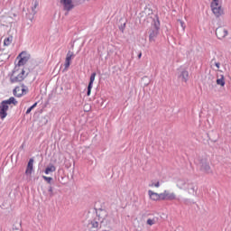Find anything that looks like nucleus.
Wrapping results in <instances>:
<instances>
[{
    "instance_id": "f257e3e1",
    "label": "nucleus",
    "mask_w": 231,
    "mask_h": 231,
    "mask_svg": "<svg viewBox=\"0 0 231 231\" xmlns=\"http://www.w3.org/2000/svg\"><path fill=\"white\" fill-rule=\"evenodd\" d=\"M160 34V17L158 14H155V17L152 19V26L149 30V42H156V38Z\"/></svg>"
},
{
    "instance_id": "f03ea898",
    "label": "nucleus",
    "mask_w": 231,
    "mask_h": 231,
    "mask_svg": "<svg viewBox=\"0 0 231 231\" xmlns=\"http://www.w3.org/2000/svg\"><path fill=\"white\" fill-rule=\"evenodd\" d=\"M18 71H19V68L17 66H15L14 70L12 71V74L10 75L11 84H15L17 82H23V80H24V79L28 77V72L26 73V71H24V69H23L20 73H18ZM24 73H26V75H24Z\"/></svg>"
},
{
    "instance_id": "7ed1b4c3",
    "label": "nucleus",
    "mask_w": 231,
    "mask_h": 231,
    "mask_svg": "<svg viewBox=\"0 0 231 231\" xmlns=\"http://www.w3.org/2000/svg\"><path fill=\"white\" fill-rule=\"evenodd\" d=\"M210 6L215 17L219 18L225 14V10L221 6V5H219V0H213Z\"/></svg>"
},
{
    "instance_id": "20e7f679",
    "label": "nucleus",
    "mask_w": 231,
    "mask_h": 231,
    "mask_svg": "<svg viewBox=\"0 0 231 231\" xmlns=\"http://www.w3.org/2000/svg\"><path fill=\"white\" fill-rule=\"evenodd\" d=\"M199 167L200 168V171L202 172H205L206 174H210L212 172V170L210 169V164L208 163V161L205 158L199 157Z\"/></svg>"
},
{
    "instance_id": "39448f33",
    "label": "nucleus",
    "mask_w": 231,
    "mask_h": 231,
    "mask_svg": "<svg viewBox=\"0 0 231 231\" xmlns=\"http://www.w3.org/2000/svg\"><path fill=\"white\" fill-rule=\"evenodd\" d=\"M30 57L31 55L28 54L26 51H22L17 57V59H20L18 64L16 65L17 68H20V66H24V64L30 60Z\"/></svg>"
},
{
    "instance_id": "423d86ee",
    "label": "nucleus",
    "mask_w": 231,
    "mask_h": 231,
    "mask_svg": "<svg viewBox=\"0 0 231 231\" xmlns=\"http://www.w3.org/2000/svg\"><path fill=\"white\" fill-rule=\"evenodd\" d=\"M88 228L91 231H98L100 228H102V224H100V221H98L96 217L92 220H89L88 224Z\"/></svg>"
},
{
    "instance_id": "0eeeda50",
    "label": "nucleus",
    "mask_w": 231,
    "mask_h": 231,
    "mask_svg": "<svg viewBox=\"0 0 231 231\" xmlns=\"http://www.w3.org/2000/svg\"><path fill=\"white\" fill-rule=\"evenodd\" d=\"M96 219H97L100 222V225L106 221V217H107V211L105 209L99 208L96 211Z\"/></svg>"
},
{
    "instance_id": "6e6552de",
    "label": "nucleus",
    "mask_w": 231,
    "mask_h": 231,
    "mask_svg": "<svg viewBox=\"0 0 231 231\" xmlns=\"http://www.w3.org/2000/svg\"><path fill=\"white\" fill-rule=\"evenodd\" d=\"M216 35L217 37V39H225V37H226V35H228V30H226L224 27H218L216 30Z\"/></svg>"
},
{
    "instance_id": "1a4fd4ad",
    "label": "nucleus",
    "mask_w": 231,
    "mask_h": 231,
    "mask_svg": "<svg viewBox=\"0 0 231 231\" xmlns=\"http://www.w3.org/2000/svg\"><path fill=\"white\" fill-rule=\"evenodd\" d=\"M60 2L61 5H63V8L67 12L73 10V0H60Z\"/></svg>"
},
{
    "instance_id": "9d476101",
    "label": "nucleus",
    "mask_w": 231,
    "mask_h": 231,
    "mask_svg": "<svg viewBox=\"0 0 231 231\" xmlns=\"http://www.w3.org/2000/svg\"><path fill=\"white\" fill-rule=\"evenodd\" d=\"M95 77H97V72H93L90 76V80L88 86L87 97L91 95V89H93V82H95Z\"/></svg>"
},
{
    "instance_id": "9b49d317",
    "label": "nucleus",
    "mask_w": 231,
    "mask_h": 231,
    "mask_svg": "<svg viewBox=\"0 0 231 231\" xmlns=\"http://www.w3.org/2000/svg\"><path fill=\"white\" fill-rule=\"evenodd\" d=\"M73 57H75V54L73 53V51H69L66 56V60H65V68L68 69L69 68V66H71V59H73Z\"/></svg>"
},
{
    "instance_id": "f8f14e48",
    "label": "nucleus",
    "mask_w": 231,
    "mask_h": 231,
    "mask_svg": "<svg viewBox=\"0 0 231 231\" xmlns=\"http://www.w3.org/2000/svg\"><path fill=\"white\" fill-rule=\"evenodd\" d=\"M1 104H3L5 106L7 107V109H9V106H11V104H13L14 106H17L18 102L15 100V97H11L9 99L2 101Z\"/></svg>"
},
{
    "instance_id": "ddd939ff",
    "label": "nucleus",
    "mask_w": 231,
    "mask_h": 231,
    "mask_svg": "<svg viewBox=\"0 0 231 231\" xmlns=\"http://www.w3.org/2000/svg\"><path fill=\"white\" fill-rule=\"evenodd\" d=\"M6 111H8V108L5 106L3 103H0V118L2 120H5V117L8 116V113Z\"/></svg>"
},
{
    "instance_id": "4468645a",
    "label": "nucleus",
    "mask_w": 231,
    "mask_h": 231,
    "mask_svg": "<svg viewBox=\"0 0 231 231\" xmlns=\"http://www.w3.org/2000/svg\"><path fill=\"white\" fill-rule=\"evenodd\" d=\"M33 171V158H31L27 163L25 174L26 176H29V174H32Z\"/></svg>"
},
{
    "instance_id": "2eb2a0df",
    "label": "nucleus",
    "mask_w": 231,
    "mask_h": 231,
    "mask_svg": "<svg viewBox=\"0 0 231 231\" xmlns=\"http://www.w3.org/2000/svg\"><path fill=\"white\" fill-rule=\"evenodd\" d=\"M148 196H150V199H152V201H160V194L151 189L148 190Z\"/></svg>"
},
{
    "instance_id": "dca6fc26",
    "label": "nucleus",
    "mask_w": 231,
    "mask_h": 231,
    "mask_svg": "<svg viewBox=\"0 0 231 231\" xmlns=\"http://www.w3.org/2000/svg\"><path fill=\"white\" fill-rule=\"evenodd\" d=\"M179 79H181L182 82H188L189 80V71L182 70L179 75Z\"/></svg>"
},
{
    "instance_id": "f3484780",
    "label": "nucleus",
    "mask_w": 231,
    "mask_h": 231,
    "mask_svg": "<svg viewBox=\"0 0 231 231\" xmlns=\"http://www.w3.org/2000/svg\"><path fill=\"white\" fill-rule=\"evenodd\" d=\"M56 171H57V168L55 167V165H53V164H49V165L46 167L44 172H45V174H50V172H55Z\"/></svg>"
},
{
    "instance_id": "a211bd4d",
    "label": "nucleus",
    "mask_w": 231,
    "mask_h": 231,
    "mask_svg": "<svg viewBox=\"0 0 231 231\" xmlns=\"http://www.w3.org/2000/svg\"><path fill=\"white\" fill-rule=\"evenodd\" d=\"M187 180H185V179H179L178 180H177V187L179 188V189H185V185H187Z\"/></svg>"
},
{
    "instance_id": "6ab92c4d",
    "label": "nucleus",
    "mask_w": 231,
    "mask_h": 231,
    "mask_svg": "<svg viewBox=\"0 0 231 231\" xmlns=\"http://www.w3.org/2000/svg\"><path fill=\"white\" fill-rule=\"evenodd\" d=\"M21 87H15L14 89L13 90V94L17 97V98H21L23 97Z\"/></svg>"
},
{
    "instance_id": "aec40b11",
    "label": "nucleus",
    "mask_w": 231,
    "mask_h": 231,
    "mask_svg": "<svg viewBox=\"0 0 231 231\" xmlns=\"http://www.w3.org/2000/svg\"><path fill=\"white\" fill-rule=\"evenodd\" d=\"M12 231H23V226L21 224V221L20 222H15L13 225Z\"/></svg>"
},
{
    "instance_id": "412c9836",
    "label": "nucleus",
    "mask_w": 231,
    "mask_h": 231,
    "mask_svg": "<svg viewBox=\"0 0 231 231\" xmlns=\"http://www.w3.org/2000/svg\"><path fill=\"white\" fill-rule=\"evenodd\" d=\"M188 187L186 188V190L189 192V194H194L196 192V188L194 187V184L188 183Z\"/></svg>"
},
{
    "instance_id": "4be33fe9",
    "label": "nucleus",
    "mask_w": 231,
    "mask_h": 231,
    "mask_svg": "<svg viewBox=\"0 0 231 231\" xmlns=\"http://www.w3.org/2000/svg\"><path fill=\"white\" fill-rule=\"evenodd\" d=\"M173 199H176V194L169 192V190H166V200L172 201Z\"/></svg>"
},
{
    "instance_id": "5701e85b",
    "label": "nucleus",
    "mask_w": 231,
    "mask_h": 231,
    "mask_svg": "<svg viewBox=\"0 0 231 231\" xmlns=\"http://www.w3.org/2000/svg\"><path fill=\"white\" fill-rule=\"evenodd\" d=\"M217 86H221V88H225V76L220 75V78L217 79Z\"/></svg>"
},
{
    "instance_id": "b1692460",
    "label": "nucleus",
    "mask_w": 231,
    "mask_h": 231,
    "mask_svg": "<svg viewBox=\"0 0 231 231\" xmlns=\"http://www.w3.org/2000/svg\"><path fill=\"white\" fill-rule=\"evenodd\" d=\"M160 199L162 201L167 200V190H164L163 193L159 194V201H160Z\"/></svg>"
},
{
    "instance_id": "393cba45",
    "label": "nucleus",
    "mask_w": 231,
    "mask_h": 231,
    "mask_svg": "<svg viewBox=\"0 0 231 231\" xmlns=\"http://www.w3.org/2000/svg\"><path fill=\"white\" fill-rule=\"evenodd\" d=\"M12 41H13L12 36L5 38L4 41V45L10 46V44H12Z\"/></svg>"
},
{
    "instance_id": "a878e982",
    "label": "nucleus",
    "mask_w": 231,
    "mask_h": 231,
    "mask_svg": "<svg viewBox=\"0 0 231 231\" xmlns=\"http://www.w3.org/2000/svg\"><path fill=\"white\" fill-rule=\"evenodd\" d=\"M22 88H21L22 92H20V95L23 97V95H26V93H28V87H26L24 84H22Z\"/></svg>"
},
{
    "instance_id": "bb28decb",
    "label": "nucleus",
    "mask_w": 231,
    "mask_h": 231,
    "mask_svg": "<svg viewBox=\"0 0 231 231\" xmlns=\"http://www.w3.org/2000/svg\"><path fill=\"white\" fill-rule=\"evenodd\" d=\"M48 192H49V198H53V196H55V193L53 192V187L52 186L48 187Z\"/></svg>"
},
{
    "instance_id": "cd10ccee",
    "label": "nucleus",
    "mask_w": 231,
    "mask_h": 231,
    "mask_svg": "<svg viewBox=\"0 0 231 231\" xmlns=\"http://www.w3.org/2000/svg\"><path fill=\"white\" fill-rule=\"evenodd\" d=\"M41 124H42V125H46V124H48V116H42L41 117Z\"/></svg>"
},
{
    "instance_id": "c85d7f7f",
    "label": "nucleus",
    "mask_w": 231,
    "mask_h": 231,
    "mask_svg": "<svg viewBox=\"0 0 231 231\" xmlns=\"http://www.w3.org/2000/svg\"><path fill=\"white\" fill-rule=\"evenodd\" d=\"M42 179L47 181V183H49V185H51V181H53V178L51 177H46V176H42Z\"/></svg>"
},
{
    "instance_id": "c756f323",
    "label": "nucleus",
    "mask_w": 231,
    "mask_h": 231,
    "mask_svg": "<svg viewBox=\"0 0 231 231\" xmlns=\"http://www.w3.org/2000/svg\"><path fill=\"white\" fill-rule=\"evenodd\" d=\"M177 23H179V24L181 26L183 32H185V28H187V25H185V22H183L182 20H178Z\"/></svg>"
},
{
    "instance_id": "7c9ffc66",
    "label": "nucleus",
    "mask_w": 231,
    "mask_h": 231,
    "mask_svg": "<svg viewBox=\"0 0 231 231\" xmlns=\"http://www.w3.org/2000/svg\"><path fill=\"white\" fill-rule=\"evenodd\" d=\"M147 225H149L150 226H152V225H154L155 221L154 219H151V218H148L147 221H146Z\"/></svg>"
},
{
    "instance_id": "2f4dec72",
    "label": "nucleus",
    "mask_w": 231,
    "mask_h": 231,
    "mask_svg": "<svg viewBox=\"0 0 231 231\" xmlns=\"http://www.w3.org/2000/svg\"><path fill=\"white\" fill-rule=\"evenodd\" d=\"M37 6H39V3L35 2L34 6L32 7V11L33 14H37V12H35V8H37Z\"/></svg>"
},
{
    "instance_id": "473e14b6",
    "label": "nucleus",
    "mask_w": 231,
    "mask_h": 231,
    "mask_svg": "<svg viewBox=\"0 0 231 231\" xmlns=\"http://www.w3.org/2000/svg\"><path fill=\"white\" fill-rule=\"evenodd\" d=\"M150 187H156V188L160 187V181H157L156 183H152Z\"/></svg>"
},
{
    "instance_id": "72a5a7b5",
    "label": "nucleus",
    "mask_w": 231,
    "mask_h": 231,
    "mask_svg": "<svg viewBox=\"0 0 231 231\" xmlns=\"http://www.w3.org/2000/svg\"><path fill=\"white\" fill-rule=\"evenodd\" d=\"M33 108L32 107V106H30L27 110H26V115H30V113H32V110Z\"/></svg>"
},
{
    "instance_id": "f704fd0d",
    "label": "nucleus",
    "mask_w": 231,
    "mask_h": 231,
    "mask_svg": "<svg viewBox=\"0 0 231 231\" xmlns=\"http://www.w3.org/2000/svg\"><path fill=\"white\" fill-rule=\"evenodd\" d=\"M42 194H43L44 196H48V193L46 192V190L44 189V188H42Z\"/></svg>"
},
{
    "instance_id": "c9c22d12",
    "label": "nucleus",
    "mask_w": 231,
    "mask_h": 231,
    "mask_svg": "<svg viewBox=\"0 0 231 231\" xmlns=\"http://www.w3.org/2000/svg\"><path fill=\"white\" fill-rule=\"evenodd\" d=\"M74 3H76V5H81L82 0H74Z\"/></svg>"
},
{
    "instance_id": "e433bc0d",
    "label": "nucleus",
    "mask_w": 231,
    "mask_h": 231,
    "mask_svg": "<svg viewBox=\"0 0 231 231\" xmlns=\"http://www.w3.org/2000/svg\"><path fill=\"white\" fill-rule=\"evenodd\" d=\"M185 205H189L190 203V200L189 199H184Z\"/></svg>"
},
{
    "instance_id": "4c0bfd02",
    "label": "nucleus",
    "mask_w": 231,
    "mask_h": 231,
    "mask_svg": "<svg viewBox=\"0 0 231 231\" xmlns=\"http://www.w3.org/2000/svg\"><path fill=\"white\" fill-rule=\"evenodd\" d=\"M215 66L217 68V69H219V66H221V63H219V62H215Z\"/></svg>"
},
{
    "instance_id": "58836bf2",
    "label": "nucleus",
    "mask_w": 231,
    "mask_h": 231,
    "mask_svg": "<svg viewBox=\"0 0 231 231\" xmlns=\"http://www.w3.org/2000/svg\"><path fill=\"white\" fill-rule=\"evenodd\" d=\"M31 107H32V109H35V107H37V102H35L32 106H31Z\"/></svg>"
},
{
    "instance_id": "ea45409f",
    "label": "nucleus",
    "mask_w": 231,
    "mask_h": 231,
    "mask_svg": "<svg viewBox=\"0 0 231 231\" xmlns=\"http://www.w3.org/2000/svg\"><path fill=\"white\" fill-rule=\"evenodd\" d=\"M124 28H125V23H124V25L121 28L122 32H124Z\"/></svg>"
},
{
    "instance_id": "a19ab883",
    "label": "nucleus",
    "mask_w": 231,
    "mask_h": 231,
    "mask_svg": "<svg viewBox=\"0 0 231 231\" xmlns=\"http://www.w3.org/2000/svg\"><path fill=\"white\" fill-rule=\"evenodd\" d=\"M138 59H142V52L138 54Z\"/></svg>"
}]
</instances>
